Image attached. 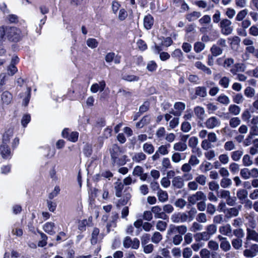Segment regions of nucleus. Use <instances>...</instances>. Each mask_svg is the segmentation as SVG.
Listing matches in <instances>:
<instances>
[{
    "mask_svg": "<svg viewBox=\"0 0 258 258\" xmlns=\"http://www.w3.org/2000/svg\"><path fill=\"white\" fill-rule=\"evenodd\" d=\"M110 153L114 164L123 165L125 163L126 156L122 155V151L116 144L112 146L110 149Z\"/></svg>",
    "mask_w": 258,
    "mask_h": 258,
    "instance_id": "obj_1",
    "label": "nucleus"
},
{
    "mask_svg": "<svg viewBox=\"0 0 258 258\" xmlns=\"http://www.w3.org/2000/svg\"><path fill=\"white\" fill-rule=\"evenodd\" d=\"M6 33L8 34L9 39L12 41H17L21 38V31L16 27L7 28L6 30L4 27H1L0 35L2 37H3Z\"/></svg>",
    "mask_w": 258,
    "mask_h": 258,
    "instance_id": "obj_2",
    "label": "nucleus"
},
{
    "mask_svg": "<svg viewBox=\"0 0 258 258\" xmlns=\"http://www.w3.org/2000/svg\"><path fill=\"white\" fill-rule=\"evenodd\" d=\"M219 27L221 33L226 36L231 34L233 30L232 22L226 18L223 19L220 21Z\"/></svg>",
    "mask_w": 258,
    "mask_h": 258,
    "instance_id": "obj_3",
    "label": "nucleus"
},
{
    "mask_svg": "<svg viewBox=\"0 0 258 258\" xmlns=\"http://www.w3.org/2000/svg\"><path fill=\"white\" fill-rule=\"evenodd\" d=\"M250 54H252L255 58H258V49L253 45L246 47L244 52L242 54V58L243 61H247L250 58Z\"/></svg>",
    "mask_w": 258,
    "mask_h": 258,
    "instance_id": "obj_4",
    "label": "nucleus"
},
{
    "mask_svg": "<svg viewBox=\"0 0 258 258\" xmlns=\"http://www.w3.org/2000/svg\"><path fill=\"white\" fill-rule=\"evenodd\" d=\"M201 200H207L206 195L202 191H198L187 198L188 203L192 205H195L197 202Z\"/></svg>",
    "mask_w": 258,
    "mask_h": 258,
    "instance_id": "obj_5",
    "label": "nucleus"
},
{
    "mask_svg": "<svg viewBox=\"0 0 258 258\" xmlns=\"http://www.w3.org/2000/svg\"><path fill=\"white\" fill-rule=\"evenodd\" d=\"M219 197L226 200V203L230 206H233L235 204L236 198L231 196L229 190L222 189L219 192Z\"/></svg>",
    "mask_w": 258,
    "mask_h": 258,
    "instance_id": "obj_6",
    "label": "nucleus"
},
{
    "mask_svg": "<svg viewBox=\"0 0 258 258\" xmlns=\"http://www.w3.org/2000/svg\"><path fill=\"white\" fill-rule=\"evenodd\" d=\"M123 245L127 248L131 247L133 249H138L140 245V241L137 238L132 240L130 237L126 236L123 241Z\"/></svg>",
    "mask_w": 258,
    "mask_h": 258,
    "instance_id": "obj_7",
    "label": "nucleus"
},
{
    "mask_svg": "<svg viewBox=\"0 0 258 258\" xmlns=\"http://www.w3.org/2000/svg\"><path fill=\"white\" fill-rule=\"evenodd\" d=\"M221 123V121L216 116H212L206 120L205 124L207 128L213 129L220 126Z\"/></svg>",
    "mask_w": 258,
    "mask_h": 258,
    "instance_id": "obj_8",
    "label": "nucleus"
},
{
    "mask_svg": "<svg viewBox=\"0 0 258 258\" xmlns=\"http://www.w3.org/2000/svg\"><path fill=\"white\" fill-rule=\"evenodd\" d=\"M62 136L71 142H76L78 140L79 133L77 132H70L68 129L66 128L62 131Z\"/></svg>",
    "mask_w": 258,
    "mask_h": 258,
    "instance_id": "obj_9",
    "label": "nucleus"
},
{
    "mask_svg": "<svg viewBox=\"0 0 258 258\" xmlns=\"http://www.w3.org/2000/svg\"><path fill=\"white\" fill-rule=\"evenodd\" d=\"M151 211L154 214V217L156 219L166 220L168 218V216L162 211L161 208L159 206L152 207Z\"/></svg>",
    "mask_w": 258,
    "mask_h": 258,
    "instance_id": "obj_10",
    "label": "nucleus"
},
{
    "mask_svg": "<svg viewBox=\"0 0 258 258\" xmlns=\"http://www.w3.org/2000/svg\"><path fill=\"white\" fill-rule=\"evenodd\" d=\"M258 253V244H253L250 248L246 249L243 251V255L247 257H253Z\"/></svg>",
    "mask_w": 258,
    "mask_h": 258,
    "instance_id": "obj_11",
    "label": "nucleus"
},
{
    "mask_svg": "<svg viewBox=\"0 0 258 258\" xmlns=\"http://www.w3.org/2000/svg\"><path fill=\"white\" fill-rule=\"evenodd\" d=\"M172 186L174 189H181L184 185V179L180 176H176L173 177L171 181Z\"/></svg>",
    "mask_w": 258,
    "mask_h": 258,
    "instance_id": "obj_12",
    "label": "nucleus"
},
{
    "mask_svg": "<svg viewBox=\"0 0 258 258\" xmlns=\"http://www.w3.org/2000/svg\"><path fill=\"white\" fill-rule=\"evenodd\" d=\"M17 83L18 86L23 88V91L24 92H23L22 94H20L21 97H29L30 96L31 89L30 88L28 87L24 80L20 78L18 79Z\"/></svg>",
    "mask_w": 258,
    "mask_h": 258,
    "instance_id": "obj_13",
    "label": "nucleus"
},
{
    "mask_svg": "<svg viewBox=\"0 0 258 258\" xmlns=\"http://www.w3.org/2000/svg\"><path fill=\"white\" fill-rule=\"evenodd\" d=\"M199 22L200 25L203 26V27L200 29V32L202 33H206L208 27H206L205 25L211 23V18L210 16L209 15H205L199 20Z\"/></svg>",
    "mask_w": 258,
    "mask_h": 258,
    "instance_id": "obj_14",
    "label": "nucleus"
},
{
    "mask_svg": "<svg viewBox=\"0 0 258 258\" xmlns=\"http://www.w3.org/2000/svg\"><path fill=\"white\" fill-rule=\"evenodd\" d=\"M105 86V82L104 80H102L98 83L93 84L91 86L90 91L93 93L102 92L104 90Z\"/></svg>",
    "mask_w": 258,
    "mask_h": 258,
    "instance_id": "obj_15",
    "label": "nucleus"
},
{
    "mask_svg": "<svg viewBox=\"0 0 258 258\" xmlns=\"http://www.w3.org/2000/svg\"><path fill=\"white\" fill-rule=\"evenodd\" d=\"M247 235L246 238L258 242V231L254 229L246 228Z\"/></svg>",
    "mask_w": 258,
    "mask_h": 258,
    "instance_id": "obj_16",
    "label": "nucleus"
},
{
    "mask_svg": "<svg viewBox=\"0 0 258 258\" xmlns=\"http://www.w3.org/2000/svg\"><path fill=\"white\" fill-rule=\"evenodd\" d=\"M173 149L177 152H183L187 149V145L185 142L179 141L173 145Z\"/></svg>",
    "mask_w": 258,
    "mask_h": 258,
    "instance_id": "obj_17",
    "label": "nucleus"
},
{
    "mask_svg": "<svg viewBox=\"0 0 258 258\" xmlns=\"http://www.w3.org/2000/svg\"><path fill=\"white\" fill-rule=\"evenodd\" d=\"M43 229L44 231L50 235H53L55 233V225L53 222H48L45 223Z\"/></svg>",
    "mask_w": 258,
    "mask_h": 258,
    "instance_id": "obj_18",
    "label": "nucleus"
},
{
    "mask_svg": "<svg viewBox=\"0 0 258 258\" xmlns=\"http://www.w3.org/2000/svg\"><path fill=\"white\" fill-rule=\"evenodd\" d=\"M0 153L3 158L8 159L11 156V151L7 145L3 144L0 146Z\"/></svg>",
    "mask_w": 258,
    "mask_h": 258,
    "instance_id": "obj_19",
    "label": "nucleus"
},
{
    "mask_svg": "<svg viewBox=\"0 0 258 258\" xmlns=\"http://www.w3.org/2000/svg\"><path fill=\"white\" fill-rule=\"evenodd\" d=\"M194 238L197 242H200L201 241H208L211 237L205 231L197 233L194 235Z\"/></svg>",
    "mask_w": 258,
    "mask_h": 258,
    "instance_id": "obj_20",
    "label": "nucleus"
},
{
    "mask_svg": "<svg viewBox=\"0 0 258 258\" xmlns=\"http://www.w3.org/2000/svg\"><path fill=\"white\" fill-rule=\"evenodd\" d=\"M219 232L226 236H230L232 233V228L230 224H227L219 227Z\"/></svg>",
    "mask_w": 258,
    "mask_h": 258,
    "instance_id": "obj_21",
    "label": "nucleus"
},
{
    "mask_svg": "<svg viewBox=\"0 0 258 258\" xmlns=\"http://www.w3.org/2000/svg\"><path fill=\"white\" fill-rule=\"evenodd\" d=\"M154 24V19L153 17L150 15H148L144 17V26L147 29H150Z\"/></svg>",
    "mask_w": 258,
    "mask_h": 258,
    "instance_id": "obj_22",
    "label": "nucleus"
},
{
    "mask_svg": "<svg viewBox=\"0 0 258 258\" xmlns=\"http://www.w3.org/2000/svg\"><path fill=\"white\" fill-rule=\"evenodd\" d=\"M245 218L247 220V223H246L247 228L254 229L256 226V222L254 216L250 214L246 216Z\"/></svg>",
    "mask_w": 258,
    "mask_h": 258,
    "instance_id": "obj_23",
    "label": "nucleus"
},
{
    "mask_svg": "<svg viewBox=\"0 0 258 258\" xmlns=\"http://www.w3.org/2000/svg\"><path fill=\"white\" fill-rule=\"evenodd\" d=\"M170 147V145L169 144L161 145L158 148L157 151L161 155H163V156L167 155L169 153V149Z\"/></svg>",
    "mask_w": 258,
    "mask_h": 258,
    "instance_id": "obj_24",
    "label": "nucleus"
},
{
    "mask_svg": "<svg viewBox=\"0 0 258 258\" xmlns=\"http://www.w3.org/2000/svg\"><path fill=\"white\" fill-rule=\"evenodd\" d=\"M157 196L159 202L164 203L168 199V195L166 191L159 189L157 192Z\"/></svg>",
    "mask_w": 258,
    "mask_h": 258,
    "instance_id": "obj_25",
    "label": "nucleus"
},
{
    "mask_svg": "<svg viewBox=\"0 0 258 258\" xmlns=\"http://www.w3.org/2000/svg\"><path fill=\"white\" fill-rule=\"evenodd\" d=\"M13 135V130L12 128H9L6 131L3 136V144L7 145Z\"/></svg>",
    "mask_w": 258,
    "mask_h": 258,
    "instance_id": "obj_26",
    "label": "nucleus"
},
{
    "mask_svg": "<svg viewBox=\"0 0 258 258\" xmlns=\"http://www.w3.org/2000/svg\"><path fill=\"white\" fill-rule=\"evenodd\" d=\"M174 107L177 111L172 113L175 115H180L181 112L185 109V105L182 102H176Z\"/></svg>",
    "mask_w": 258,
    "mask_h": 258,
    "instance_id": "obj_27",
    "label": "nucleus"
},
{
    "mask_svg": "<svg viewBox=\"0 0 258 258\" xmlns=\"http://www.w3.org/2000/svg\"><path fill=\"white\" fill-rule=\"evenodd\" d=\"M186 35L185 37L188 41H192L194 39L189 36L190 33L195 34L196 32L195 26L194 24H190L187 26L185 29Z\"/></svg>",
    "mask_w": 258,
    "mask_h": 258,
    "instance_id": "obj_28",
    "label": "nucleus"
},
{
    "mask_svg": "<svg viewBox=\"0 0 258 258\" xmlns=\"http://www.w3.org/2000/svg\"><path fill=\"white\" fill-rule=\"evenodd\" d=\"M248 13V10L246 9H243L238 12L235 17V21L238 22L244 20Z\"/></svg>",
    "mask_w": 258,
    "mask_h": 258,
    "instance_id": "obj_29",
    "label": "nucleus"
},
{
    "mask_svg": "<svg viewBox=\"0 0 258 258\" xmlns=\"http://www.w3.org/2000/svg\"><path fill=\"white\" fill-rule=\"evenodd\" d=\"M146 155L143 152H138L135 153L132 157V160L137 163L144 161L146 159Z\"/></svg>",
    "mask_w": 258,
    "mask_h": 258,
    "instance_id": "obj_30",
    "label": "nucleus"
},
{
    "mask_svg": "<svg viewBox=\"0 0 258 258\" xmlns=\"http://www.w3.org/2000/svg\"><path fill=\"white\" fill-rule=\"evenodd\" d=\"M243 155V151L242 150H238L233 151L231 153V158L234 161H238Z\"/></svg>",
    "mask_w": 258,
    "mask_h": 258,
    "instance_id": "obj_31",
    "label": "nucleus"
},
{
    "mask_svg": "<svg viewBox=\"0 0 258 258\" xmlns=\"http://www.w3.org/2000/svg\"><path fill=\"white\" fill-rule=\"evenodd\" d=\"M195 67L203 71L204 73L208 75H211L212 71L210 68L207 67L205 64L202 63L201 61H197L195 63Z\"/></svg>",
    "mask_w": 258,
    "mask_h": 258,
    "instance_id": "obj_32",
    "label": "nucleus"
},
{
    "mask_svg": "<svg viewBox=\"0 0 258 258\" xmlns=\"http://www.w3.org/2000/svg\"><path fill=\"white\" fill-rule=\"evenodd\" d=\"M143 150L145 153L150 155L154 152L155 148L151 143H146L143 145Z\"/></svg>",
    "mask_w": 258,
    "mask_h": 258,
    "instance_id": "obj_33",
    "label": "nucleus"
},
{
    "mask_svg": "<svg viewBox=\"0 0 258 258\" xmlns=\"http://www.w3.org/2000/svg\"><path fill=\"white\" fill-rule=\"evenodd\" d=\"M201 16V13L199 12H193L186 15V19L189 22L194 21Z\"/></svg>",
    "mask_w": 258,
    "mask_h": 258,
    "instance_id": "obj_34",
    "label": "nucleus"
},
{
    "mask_svg": "<svg viewBox=\"0 0 258 258\" xmlns=\"http://www.w3.org/2000/svg\"><path fill=\"white\" fill-rule=\"evenodd\" d=\"M205 230L206 232L211 237L213 235L216 233L217 227L214 224H211L206 227Z\"/></svg>",
    "mask_w": 258,
    "mask_h": 258,
    "instance_id": "obj_35",
    "label": "nucleus"
},
{
    "mask_svg": "<svg viewBox=\"0 0 258 258\" xmlns=\"http://www.w3.org/2000/svg\"><path fill=\"white\" fill-rule=\"evenodd\" d=\"M163 237L162 234L158 231L155 232L151 238V241L155 244H158L162 239Z\"/></svg>",
    "mask_w": 258,
    "mask_h": 258,
    "instance_id": "obj_36",
    "label": "nucleus"
},
{
    "mask_svg": "<svg viewBox=\"0 0 258 258\" xmlns=\"http://www.w3.org/2000/svg\"><path fill=\"white\" fill-rule=\"evenodd\" d=\"M220 185L223 188L229 187L232 184V181L230 178L227 177H223L220 180Z\"/></svg>",
    "mask_w": 258,
    "mask_h": 258,
    "instance_id": "obj_37",
    "label": "nucleus"
},
{
    "mask_svg": "<svg viewBox=\"0 0 258 258\" xmlns=\"http://www.w3.org/2000/svg\"><path fill=\"white\" fill-rule=\"evenodd\" d=\"M194 111L197 117L203 120L204 118L205 110L204 109L200 106H197L194 109Z\"/></svg>",
    "mask_w": 258,
    "mask_h": 258,
    "instance_id": "obj_38",
    "label": "nucleus"
},
{
    "mask_svg": "<svg viewBox=\"0 0 258 258\" xmlns=\"http://www.w3.org/2000/svg\"><path fill=\"white\" fill-rule=\"evenodd\" d=\"M230 71L233 75H236L238 72H243L244 69L242 64L237 63L231 68Z\"/></svg>",
    "mask_w": 258,
    "mask_h": 258,
    "instance_id": "obj_39",
    "label": "nucleus"
},
{
    "mask_svg": "<svg viewBox=\"0 0 258 258\" xmlns=\"http://www.w3.org/2000/svg\"><path fill=\"white\" fill-rule=\"evenodd\" d=\"M236 148L235 143L234 142L232 141H229L224 145V148L226 151H231L234 150Z\"/></svg>",
    "mask_w": 258,
    "mask_h": 258,
    "instance_id": "obj_40",
    "label": "nucleus"
},
{
    "mask_svg": "<svg viewBox=\"0 0 258 258\" xmlns=\"http://www.w3.org/2000/svg\"><path fill=\"white\" fill-rule=\"evenodd\" d=\"M207 180V177L203 174L198 175L195 178V180L197 182V183H199L202 186H204L206 184Z\"/></svg>",
    "mask_w": 258,
    "mask_h": 258,
    "instance_id": "obj_41",
    "label": "nucleus"
},
{
    "mask_svg": "<svg viewBox=\"0 0 258 258\" xmlns=\"http://www.w3.org/2000/svg\"><path fill=\"white\" fill-rule=\"evenodd\" d=\"M212 168V164L210 162L207 161H204L200 165V169L202 170H203L204 172H206Z\"/></svg>",
    "mask_w": 258,
    "mask_h": 258,
    "instance_id": "obj_42",
    "label": "nucleus"
},
{
    "mask_svg": "<svg viewBox=\"0 0 258 258\" xmlns=\"http://www.w3.org/2000/svg\"><path fill=\"white\" fill-rule=\"evenodd\" d=\"M123 188V185L121 183V182L118 181L115 183V189L116 190L115 195L117 197H120L121 196V191Z\"/></svg>",
    "mask_w": 258,
    "mask_h": 258,
    "instance_id": "obj_43",
    "label": "nucleus"
},
{
    "mask_svg": "<svg viewBox=\"0 0 258 258\" xmlns=\"http://www.w3.org/2000/svg\"><path fill=\"white\" fill-rule=\"evenodd\" d=\"M241 123V120L237 117L231 118L229 120V125L232 128L237 127Z\"/></svg>",
    "mask_w": 258,
    "mask_h": 258,
    "instance_id": "obj_44",
    "label": "nucleus"
},
{
    "mask_svg": "<svg viewBox=\"0 0 258 258\" xmlns=\"http://www.w3.org/2000/svg\"><path fill=\"white\" fill-rule=\"evenodd\" d=\"M229 83L230 79L227 77H222L219 81V85L224 88H227L229 87Z\"/></svg>",
    "mask_w": 258,
    "mask_h": 258,
    "instance_id": "obj_45",
    "label": "nucleus"
},
{
    "mask_svg": "<svg viewBox=\"0 0 258 258\" xmlns=\"http://www.w3.org/2000/svg\"><path fill=\"white\" fill-rule=\"evenodd\" d=\"M86 43L87 46L92 49L96 48L98 45V41L94 38H88Z\"/></svg>",
    "mask_w": 258,
    "mask_h": 258,
    "instance_id": "obj_46",
    "label": "nucleus"
},
{
    "mask_svg": "<svg viewBox=\"0 0 258 258\" xmlns=\"http://www.w3.org/2000/svg\"><path fill=\"white\" fill-rule=\"evenodd\" d=\"M155 135L158 139H162L166 135V130L164 127H160L156 131Z\"/></svg>",
    "mask_w": 258,
    "mask_h": 258,
    "instance_id": "obj_47",
    "label": "nucleus"
},
{
    "mask_svg": "<svg viewBox=\"0 0 258 258\" xmlns=\"http://www.w3.org/2000/svg\"><path fill=\"white\" fill-rule=\"evenodd\" d=\"M172 161L175 163L180 162L182 160V155L179 152H175L171 156Z\"/></svg>",
    "mask_w": 258,
    "mask_h": 258,
    "instance_id": "obj_48",
    "label": "nucleus"
},
{
    "mask_svg": "<svg viewBox=\"0 0 258 258\" xmlns=\"http://www.w3.org/2000/svg\"><path fill=\"white\" fill-rule=\"evenodd\" d=\"M167 226V223L163 221L159 220L157 221L156 227V229L160 231H164Z\"/></svg>",
    "mask_w": 258,
    "mask_h": 258,
    "instance_id": "obj_49",
    "label": "nucleus"
},
{
    "mask_svg": "<svg viewBox=\"0 0 258 258\" xmlns=\"http://www.w3.org/2000/svg\"><path fill=\"white\" fill-rule=\"evenodd\" d=\"M196 94L200 97H206L207 96L206 89L204 87H198L196 89Z\"/></svg>",
    "mask_w": 258,
    "mask_h": 258,
    "instance_id": "obj_50",
    "label": "nucleus"
},
{
    "mask_svg": "<svg viewBox=\"0 0 258 258\" xmlns=\"http://www.w3.org/2000/svg\"><path fill=\"white\" fill-rule=\"evenodd\" d=\"M248 195V192L247 190L244 189H240L237 191V197L240 200H243L245 199Z\"/></svg>",
    "mask_w": 258,
    "mask_h": 258,
    "instance_id": "obj_51",
    "label": "nucleus"
},
{
    "mask_svg": "<svg viewBox=\"0 0 258 258\" xmlns=\"http://www.w3.org/2000/svg\"><path fill=\"white\" fill-rule=\"evenodd\" d=\"M99 233V230L97 228H95L92 233V238L91 242L92 244H95L97 242V236Z\"/></svg>",
    "mask_w": 258,
    "mask_h": 258,
    "instance_id": "obj_52",
    "label": "nucleus"
},
{
    "mask_svg": "<svg viewBox=\"0 0 258 258\" xmlns=\"http://www.w3.org/2000/svg\"><path fill=\"white\" fill-rule=\"evenodd\" d=\"M179 123V119L178 117H173L172 119H171L169 123V127L168 130L173 129L176 126H177Z\"/></svg>",
    "mask_w": 258,
    "mask_h": 258,
    "instance_id": "obj_53",
    "label": "nucleus"
},
{
    "mask_svg": "<svg viewBox=\"0 0 258 258\" xmlns=\"http://www.w3.org/2000/svg\"><path fill=\"white\" fill-rule=\"evenodd\" d=\"M232 245L235 249H239L242 246V240L240 238L233 239L232 241Z\"/></svg>",
    "mask_w": 258,
    "mask_h": 258,
    "instance_id": "obj_54",
    "label": "nucleus"
},
{
    "mask_svg": "<svg viewBox=\"0 0 258 258\" xmlns=\"http://www.w3.org/2000/svg\"><path fill=\"white\" fill-rule=\"evenodd\" d=\"M240 175L244 179H248L250 178V170L248 168H243L240 170Z\"/></svg>",
    "mask_w": 258,
    "mask_h": 258,
    "instance_id": "obj_55",
    "label": "nucleus"
},
{
    "mask_svg": "<svg viewBox=\"0 0 258 258\" xmlns=\"http://www.w3.org/2000/svg\"><path fill=\"white\" fill-rule=\"evenodd\" d=\"M191 166H196L200 163V160L195 155H191L188 162Z\"/></svg>",
    "mask_w": 258,
    "mask_h": 258,
    "instance_id": "obj_56",
    "label": "nucleus"
},
{
    "mask_svg": "<svg viewBox=\"0 0 258 258\" xmlns=\"http://www.w3.org/2000/svg\"><path fill=\"white\" fill-rule=\"evenodd\" d=\"M171 56L181 61L182 60L183 53L180 49H176L172 53Z\"/></svg>",
    "mask_w": 258,
    "mask_h": 258,
    "instance_id": "obj_57",
    "label": "nucleus"
},
{
    "mask_svg": "<svg viewBox=\"0 0 258 258\" xmlns=\"http://www.w3.org/2000/svg\"><path fill=\"white\" fill-rule=\"evenodd\" d=\"M203 229V226L199 222H194L190 228V230L193 232L201 231Z\"/></svg>",
    "mask_w": 258,
    "mask_h": 258,
    "instance_id": "obj_58",
    "label": "nucleus"
},
{
    "mask_svg": "<svg viewBox=\"0 0 258 258\" xmlns=\"http://www.w3.org/2000/svg\"><path fill=\"white\" fill-rule=\"evenodd\" d=\"M131 198V195L129 194H126L123 198L120 199L117 204V206H124L126 205Z\"/></svg>",
    "mask_w": 258,
    "mask_h": 258,
    "instance_id": "obj_59",
    "label": "nucleus"
},
{
    "mask_svg": "<svg viewBox=\"0 0 258 258\" xmlns=\"http://www.w3.org/2000/svg\"><path fill=\"white\" fill-rule=\"evenodd\" d=\"M222 51L223 50L221 48L216 45H213L211 48V51L212 54L215 56H217L222 54Z\"/></svg>",
    "mask_w": 258,
    "mask_h": 258,
    "instance_id": "obj_60",
    "label": "nucleus"
},
{
    "mask_svg": "<svg viewBox=\"0 0 258 258\" xmlns=\"http://www.w3.org/2000/svg\"><path fill=\"white\" fill-rule=\"evenodd\" d=\"M218 159L222 164H227L229 162V156L226 154H222L219 155Z\"/></svg>",
    "mask_w": 258,
    "mask_h": 258,
    "instance_id": "obj_61",
    "label": "nucleus"
},
{
    "mask_svg": "<svg viewBox=\"0 0 258 258\" xmlns=\"http://www.w3.org/2000/svg\"><path fill=\"white\" fill-rule=\"evenodd\" d=\"M239 214V211L236 208H231L228 210L226 215L228 217H232L237 216Z\"/></svg>",
    "mask_w": 258,
    "mask_h": 258,
    "instance_id": "obj_62",
    "label": "nucleus"
},
{
    "mask_svg": "<svg viewBox=\"0 0 258 258\" xmlns=\"http://www.w3.org/2000/svg\"><path fill=\"white\" fill-rule=\"evenodd\" d=\"M243 164L245 166H249L252 164V160L251 159L250 156L246 154L244 155L242 158Z\"/></svg>",
    "mask_w": 258,
    "mask_h": 258,
    "instance_id": "obj_63",
    "label": "nucleus"
},
{
    "mask_svg": "<svg viewBox=\"0 0 258 258\" xmlns=\"http://www.w3.org/2000/svg\"><path fill=\"white\" fill-rule=\"evenodd\" d=\"M157 68V65L154 61L151 60L148 62L147 65V69L149 72H154L156 70Z\"/></svg>",
    "mask_w": 258,
    "mask_h": 258,
    "instance_id": "obj_64",
    "label": "nucleus"
}]
</instances>
